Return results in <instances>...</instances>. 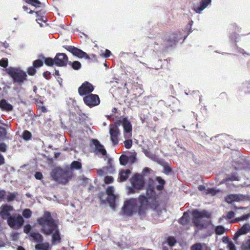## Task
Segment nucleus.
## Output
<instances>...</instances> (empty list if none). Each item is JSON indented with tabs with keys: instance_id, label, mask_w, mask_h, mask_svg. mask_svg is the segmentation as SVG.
<instances>
[{
	"instance_id": "nucleus-1",
	"label": "nucleus",
	"mask_w": 250,
	"mask_h": 250,
	"mask_svg": "<svg viewBox=\"0 0 250 250\" xmlns=\"http://www.w3.org/2000/svg\"><path fill=\"white\" fill-rule=\"evenodd\" d=\"M156 181L159 185H156L155 182L150 179L148 186L146 189V194L147 197L144 195H140L139 198H131L125 202L124 206L122 208L123 211L125 215L131 216L133 214L137 212L139 215H143L145 213L146 206L148 205L149 200L153 202L156 199V193L155 188L159 191L164 189L165 181L161 177H156Z\"/></svg>"
},
{
	"instance_id": "nucleus-2",
	"label": "nucleus",
	"mask_w": 250,
	"mask_h": 250,
	"mask_svg": "<svg viewBox=\"0 0 250 250\" xmlns=\"http://www.w3.org/2000/svg\"><path fill=\"white\" fill-rule=\"evenodd\" d=\"M38 223L41 226V231L43 234L52 236V244L60 242L61 238L59 227L50 212L45 211L43 216L38 219Z\"/></svg>"
},
{
	"instance_id": "nucleus-3",
	"label": "nucleus",
	"mask_w": 250,
	"mask_h": 250,
	"mask_svg": "<svg viewBox=\"0 0 250 250\" xmlns=\"http://www.w3.org/2000/svg\"><path fill=\"white\" fill-rule=\"evenodd\" d=\"M72 172L68 169H62L60 167H55L52 169L50 176L52 179L59 184L65 185L71 178Z\"/></svg>"
},
{
	"instance_id": "nucleus-4",
	"label": "nucleus",
	"mask_w": 250,
	"mask_h": 250,
	"mask_svg": "<svg viewBox=\"0 0 250 250\" xmlns=\"http://www.w3.org/2000/svg\"><path fill=\"white\" fill-rule=\"evenodd\" d=\"M6 72L12 78L14 83L21 85L27 79L26 72L20 68L10 67L6 69Z\"/></svg>"
},
{
	"instance_id": "nucleus-5",
	"label": "nucleus",
	"mask_w": 250,
	"mask_h": 250,
	"mask_svg": "<svg viewBox=\"0 0 250 250\" xmlns=\"http://www.w3.org/2000/svg\"><path fill=\"white\" fill-rule=\"evenodd\" d=\"M193 216L192 222L194 226L199 229H203L205 224L201 221L202 218H209L210 213L205 210L199 211L197 209H194L192 211Z\"/></svg>"
},
{
	"instance_id": "nucleus-6",
	"label": "nucleus",
	"mask_w": 250,
	"mask_h": 250,
	"mask_svg": "<svg viewBox=\"0 0 250 250\" xmlns=\"http://www.w3.org/2000/svg\"><path fill=\"white\" fill-rule=\"evenodd\" d=\"M115 123L119 126L121 125L124 128V137L125 138H131L132 135V126L127 118L121 116L118 118Z\"/></svg>"
},
{
	"instance_id": "nucleus-7",
	"label": "nucleus",
	"mask_w": 250,
	"mask_h": 250,
	"mask_svg": "<svg viewBox=\"0 0 250 250\" xmlns=\"http://www.w3.org/2000/svg\"><path fill=\"white\" fill-rule=\"evenodd\" d=\"M131 184L133 187H129L128 193L133 194L135 192V190L142 189L144 186V182L143 177L139 174H135L131 179Z\"/></svg>"
},
{
	"instance_id": "nucleus-8",
	"label": "nucleus",
	"mask_w": 250,
	"mask_h": 250,
	"mask_svg": "<svg viewBox=\"0 0 250 250\" xmlns=\"http://www.w3.org/2000/svg\"><path fill=\"white\" fill-rule=\"evenodd\" d=\"M109 134L110 140L113 145H116L119 143V137L120 135V131L118 126L115 123L113 125H109Z\"/></svg>"
},
{
	"instance_id": "nucleus-9",
	"label": "nucleus",
	"mask_w": 250,
	"mask_h": 250,
	"mask_svg": "<svg viewBox=\"0 0 250 250\" xmlns=\"http://www.w3.org/2000/svg\"><path fill=\"white\" fill-rule=\"evenodd\" d=\"M63 47L67 51L71 52L73 55L79 58H84L86 60L90 59V57L87 53L77 47L71 45H64Z\"/></svg>"
},
{
	"instance_id": "nucleus-10",
	"label": "nucleus",
	"mask_w": 250,
	"mask_h": 250,
	"mask_svg": "<svg viewBox=\"0 0 250 250\" xmlns=\"http://www.w3.org/2000/svg\"><path fill=\"white\" fill-rule=\"evenodd\" d=\"M84 103L90 107L98 105L100 103L99 96L96 94H90L83 98Z\"/></svg>"
},
{
	"instance_id": "nucleus-11",
	"label": "nucleus",
	"mask_w": 250,
	"mask_h": 250,
	"mask_svg": "<svg viewBox=\"0 0 250 250\" xmlns=\"http://www.w3.org/2000/svg\"><path fill=\"white\" fill-rule=\"evenodd\" d=\"M7 220L9 226L13 229L21 227L24 223L23 218L20 215L17 217L11 216Z\"/></svg>"
},
{
	"instance_id": "nucleus-12",
	"label": "nucleus",
	"mask_w": 250,
	"mask_h": 250,
	"mask_svg": "<svg viewBox=\"0 0 250 250\" xmlns=\"http://www.w3.org/2000/svg\"><path fill=\"white\" fill-rule=\"evenodd\" d=\"M55 64L59 66H65L69 62L67 56L64 53H58L55 57Z\"/></svg>"
},
{
	"instance_id": "nucleus-13",
	"label": "nucleus",
	"mask_w": 250,
	"mask_h": 250,
	"mask_svg": "<svg viewBox=\"0 0 250 250\" xmlns=\"http://www.w3.org/2000/svg\"><path fill=\"white\" fill-rule=\"evenodd\" d=\"M94 90L93 85L88 82H85L78 88L79 94L81 96L91 93Z\"/></svg>"
},
{
	"instance_id": "nucleus-14",
	"label": "nucleus",
	"mask_w": 250,
	"mask_h": 250,
	"mask_svg": "<svg viewBox=\"0 0 250 250\" xmlns=\"http://www.w3.org/2000/svg\"><path fill=\"white\" fill-rule=\"evenodd\" d=\"M182 38V33L180 31H178L176 34L174 33L167 35L165 39L168 43L166 47L167 48L169 46H172L173 45L175 44L176 42Z\"/></svg>"
},
{
	"instance_id": "nucleus-15",
	"label": "nucleus",
	"mask_w": 250,
	"mask_h": 250,
	"mask_svg": "<svg viewBox=\"0 0 250 250\" xmlns=\"http://www.w3.org/2000/svg\"><path fill=\"white\" fill-rule=\"evenodd\" d=\"M246 196L241 194H230L227 196L226 201L229 204H231L233 202H242L246 200Z\"/></svg>"
},
{
	"instance_id": "nucleus-16",
	"label": "nucleus",
	"mask_w": 250,
	"mask_h": 250,
	"mask_svg": "<svg viewBox=\"0 0 250 250\" xmlns=\"http://www.w3.org/2000/svg\"><path fill=\"white\" fill-rule=\"evenodd\" d=\"M0 209V216L2 219L7 220V218L11 216L10 212L13 210L12 206L5 204L1 206Z\"/></svg>"
},
{
	"instance_id": "nucleus-17",
	"label": "nucleus",
	"mask_w": 250,
	"mask_h": 250,
	"mask_svg": "<svg viewBox=\"0 0 250 250\" xmlns=\"http://www.w3.org/2000/svg\"><path fill=\"white\" fill-rule=\"evenodd\" d=\"M211 0H201L198 5H194L193 9L198 14L202 13V12L211 4Z\"/></svg>"
},
{
	"instance_id": "nucleus-18",
	"label": "nucleus",
	"mask_w": 250,
	"mask_h": 250,
	"mask_svg": "<svg viewBox=\"0 0 250 250\" xmlns=\"http://www.w3.org/2000/svg\"><path fill=\"white\" fill-rule=\"evenodd\" d=\"M250 231V225L249 224H246L244 225L241 229L238 230V231L235 233L233 240L237 241L238 238L241 235L245 234Z\"/></svg>"
},
{
	"instance_id": "nucleus-19",
	"label": "nucleus",
	"mask_w": 250,
	"mask_h": 250,
	"mask_svg": "<svg viewBox=\"0 0 250 250\" xmlns=\"http://www.w3.org/2000/svg\"><path fill=\"white\" fill-rule=\"evenodd\" d=\"M92 143L95 146L97 153H99L103 156L106 154V151L104 148V146H103L98 140L92 139Z\"/></svg>"
},
{
	"instance_id": "nucleus-20",
	"label": "nucleus",
	"mask_w": 250,
	"mask_h": 250,
	"mask_svg": "<svg viewBox=\"0 0 250 250\" xmlns=\"http://www.w3.org/2000/svg\"><path fill=\"white\" fill-rule=\"evenodd\" d=\"M0 108L2 110L6 111H10L13 108V105L8 103L6 100L2 99L0 101Z\"/></svg>"
},
{
	"instance_id": "nucleus-21",
	"label": "nucleus",
	"mask_w": 250,
	"mask_h": 250,
	"mask_svg": "<svg viewBox=\"0 0 250 250\" xmlns=\"http://www.w3.org/2000/svg\"><path fill=\"white\" fill-rule=\"evenodd\" d=\"M30 236L31 237L35 242L39 243L42 242L43 240V236L38 232L32 231L30 233Z\"/></svg>"
},
{
	"instance_id": "nucleus-22",
	"label": "nucleus",
	"mask_w": 250,
	"mask_h": 250,
	"mask_svg": "<svg viewBox=\"0 0 250 250\" xmlns=\"http://www.w3.org/2000/svg\"><path fill=\"white\" fill-rule=\"evenodd\" d=\"M131 173L129 169H125L122 170L119 173V178L120 182H124L127 180L129 175Z\"/></svg>"
},
{
	"instance_id": "nucleus-23",
	"label": "nucleus",
	"mask_w": 250,
	"mask_h": 250,
	"mask_svg": "<svg viewBox=\"0 0 250 250\" xmlns=\"http://www.w3.org/2000/svg\"><path fill=\"white\" fill-rule=\"evenodd\" d=\"M146 154L147 156L149 157L151 160L157 163L159 165L162 166H165V165H166V163L165 162V160L159 157L158 156L153 154H151V155L149 156L147 155L146 153Z\"/></svg>"
},
{
	"instance_id": "nucleus-24",
	"label": "nucleus",
	"mask_w": 250,
	"mask_h": 250,
	"mask_svg": "<svg viewBox=\"0 0 250 250\" xmlns=\"http://www.w3.org/2000/svg\"><path fill=\"white\" fill-rule=\"evenodd\" d=\"M39 58L40 59H42L44 60L45 64L49 66H52L54 64H55V58H54L53 59L51 58H45L42 55H41L39 56Z\"/></svg>"
},
{
	"instance_id": "nucleus-25",
	"label": "nucleus",
	"mask_w": 250,
	"mask_h": 250,
	"mask_svg": "<svg viewBox=\"0 0 250 250\" xmlns=\"http://www.w3.org/2000/svg\"><path fill=\"white\" fill-rule=\"evenodd\" d=\"M36 250H49V244L48 242L39 243L35 246Z\"/></svg>"
},
{
	"instance_id": "nucleus-26",
	"label": "nucleus",
	"mask_w": 250,
	"mask_h": 250,
	"mask_svg": "<svg viewBox=\"0 0 250 250\" xmlns=\"http://www.w3.org/2000/svg\"><path fill=\"white\" fill-rule=\"evenodd\" d=\"M116 195L115 194L108 195L107 201L109 204L110 206L112 208H115V203L116 200Z\"/></svg>"
},
{
	"instance_id": "nucleus-27",
	"label": "nucleus",
	"mask_w": 250,
	"mask_h": 250,
	"mask_svg": "<svg viewBox=\"0 0 250 250\" xmlns=\"http://www.w3.org/2000/svg\"><path fill=\"white\" fill-rule=\"evenodd\" d=\"M189 214L188 212H185L182 217L180 219L179 222L183 225L187 224L189 221Z\"/></svg>"
},
{
	"instance_id": "nucleus-28",
	"label": "nucleus",
	"mask_w": 250,
	"mask_h": 250,
	"mask_svg": "<svg viewBox=\"0 0 250 250\" xmlns=\"http://www.w3.org/2000/svg\"><path fill=\"white\" fill-rule=\"evenodd\" d=\"M82 168V164L81 162L77 161H73L70 165L71 169H80Z\"/></svg>"
},
{
	"instance_id": "nucleus-29",
	"label": "nucleus",
	"mask_w": 250,
	"mask_h": 250,
	"mask_svg": "<svg viewBox=\"0 0 250 250\" xmlns=\"http://www.w3.org/2000/svg\"><path fill=\"white\" fill-rule=\"evenodd\" d=\"M232 166L234 167L236 170H239L244 167V166L242 163V159L233 162Z\"/></svg>"
},
{
	"instance_id": "nucleus-30",
	"label": "nucleus",
	"mask_w": 250,
	"mask_h": 250,
	"mask_svg": "<svg viewBox=\"0 0 250 250\" xmlns=\"http://www.w3.org/2000/svg\"><path fill=\"white\" fill-rule=\"evenodd\" d=\"M68 64L71 65L75 70H79L81 68V63L79 61L69 62Z\"/></svg>"
},
{
	"instance_id": "nucleus-31",
	"label": "nucleus",
	"mask_w": 250,
	"mask_h": 250,
	"mask_svg": "<svg viewBox=\"0 0 250 250\" xmlns=\"http://www.w3.org/2000/svg\"><path fill=\"white\" fill-rule=\"evenodd\" d=\"M176 242V240L174 237L169 236L167 237V241L165 243H167V245L171 247L173 246L175 244Z\"/></svg>"
},
{
	"instance_id": "nucleus-32",
	"label": "nucleus",
	"mask_w": 250,
	"mask_h": 250,
	"mask_svg": "<svg viewBox=\"0 0 250 250\" xmlns=\"http://www.w3.org/2000/svg\"><path fill=\"white\" fill-rule=\"evenodd\" d=\"M120 163L121 165H126L128 161V158L125 155H122L119 158Z\"/></svg>"
},
{
	"instance_id": "nucleus-33",
	"label": "nucleus",
	"mask_w": 250,
	"mask_h": 250,
	"mask_svg": "<svg viewBox=\"0 0 250 250\" xmlns=\"http://www.w3.org/2000/svg\"><path fill=\"white\" fill-rule=\"evenodd\" d=\"M240 178L238 176L237 173H233L231 175H229L227 178V181H239Z\"/></svg>"
},
{
	"instance_id": "nucleus-34",
	"label": "nucleus",
	"mask_w": 250,
	"mask_h": 250,
	"mask_svg": "<svg viewBox=\"0 0 250 250\" xmlns=\"http://www.w3.org/2000/svg\"><path fill=\"white\" fill-rule=\"evenodd\" d=\"M104 169H105L106 170V173H113L114 171V167L111 165V163H110V161L108 160V166L104 167Z\"/></svg>"
},
{
	"instance_id": "nucleus-35",
	"label": "nucleus",
	"mask_w": 250,
	"mask_h": 250,
	"mask_svg": "<svg viewBox=\"0 0 250 250\" xmlns=\"http://www.w3.org/2000/svg\"><path fill=\"white\" fill-rule=\"evenodd\" d=\"M17 195L18 193L17 192H9L8 194L6 196L7 201L11 202L13 201Z\"/></svg>"
},
{
	"instance_id": "nucleus-36",
	"label": "nucleus",
	"mask_w": 250,
	"mask_h": 250,
	"mask_svg": "<svg viewBox=\"0 0 250 250\" xmlns=\"http://www.w3.org/2000/svg\"><path fill=\"white\" fill-rule=\"evenodd\" d=\"M31 133L27 130H24L22 133V138L24 140L28 141L31 138Z\"/></svg>"
},
{
	"instance_id": "nucleus-37",
	"label": "nucleus",
	"mask_w": 250,
	"mask_h": 250,
	"mask_svg": "<svg viewBox=\"0 0 250 250\" xmlns=\"http://www.w3.org/2000/svg\"><path fill=\"white\" fill-rule=\"evenodd\" d=\"M215 232L216 234L221 235L225 232V229L222 226H218L215 228Z\"/></svg>"
},
{
	"instance_id": "nucleus-38",
	"label": "nucleus",
	"mask_w": 250,
	"mask_h": 250,
	"mask_svg": "<svg viewBox=\"0 0 250 250\" xmlns=\"http://www.w3.org/2000/svg\"><path fill=\"white\" fill-rule=\"evenodd\" d=\"M125 140L124 141L125 146L127 149H129L132 146V141L131 138H125Z\"/></svg>"
},
{
	"instance_id": "nucleus-39",
	"label": "nucleus",
	"mask_w": 250,
	"mask_h": 250,
	"mask_svg": "<svg viewBox=\"0 0 250 250\" xmlns=\"http://www.w3.org/2000/svg\"><path fill=\"white\" fill-rule=\"evenodd\" d=\"M32 215V211L30 209L26 208L23 210L22 215L25 218H29L31 217Z\"/></svg>"
},
{
	"instance_id": "nucleus-40",
	"label": "nucleus",
	"mask_w": 250,
	"mask_h": 250,
	"mask_svg": "<svg viewBox=\"0 0 250 250\" xmlns=\"http://www.w3.org/2000/svg\"><path fill=\"white\" fill-rule=\"evenodd\" d=\"M243 250H250V239H248L242 246Z\"/></svg>"
},
{
	"instance_id": "nucleus-41",
	"label": "nucleus",
	"mask_w": 250,
	"mask_h": 250,
	"mask_svg": "<svg viewBox=\"0 0 250 250\" xmlns=\"http://www.w3.org/2000/svg\"><path fill=\"white\" fill-rule=\"evenodd\" d=\"M33 65L35 68L41 67L43 65V62L40 59L36 60L33 62Z\"/></svg>"
},
{
	"instance_id": "nucleus-42",
	"label": "nucleus",
	"mask_w": 250,
	"mask_h": 250,
	"mask_svg": "<svg viewBox=\"0 0 250 250\" xmlns=\"http://www.w3.org/2000/svg\"><path fill=\"white\" fill-rule=\"evenodd\" d=\"M191 250H203V245L200 243H196L191 246Z\"/></svg>"
},
{
	"instance_id": "nucleus-43",
	"label": "nucleus",
	"mask_w": 250,
	"mask_h": 250,
	"mask_svg": "<svg viewBox=\"0 0 250 250\" xmlns=\"http://www.w3.org/2000/svg\"><path fill=\"white\" fill-rule=\"evenodd\" d=\"M219 190H216L214 188H208L206 190V194H210L211 195H215Z\"/></svg>"
},
{
	"instance_id": "nucleus-44",
	"label": "nucleus",
	"mask_w": 250,
	"mask_h": 250,
	"mask_svg": "<svg viewBox=\"0 0 250 250\" xmlns=\"http://www.w3.org/2000/svg\"><path fill=\"white\" fill-rule=\"evenodd\" d=\"M8 60L6 58H3L0 61V65L3 67L6 68L8 65Z\"/></svg>"
},
{
	"instance_id": "nucleus-45",
	"label": "nucleus",
	"mask_w": 250,
	"mask_h": 250,
	"mask_svg": "<svg viewBox=\"0 0 250 250\" xmlns=\"http://www.w3.org/2000/svg\"><path fill=\"white\" fill-rule=\"evenodd\" d=\"M36 21L39 24H40L41 27H42L43 24L40 22V21L43 22H46L47 21L46 18L43 16H41V17L37 18Z\"/></svg>"
},
{
	"instance_id": "nucleus-46",
	"label": "nucleus",
	"mask_w": 250,
	"mask_h": 250,
	"mask_svg": "<svg viewBox=\"0 0 250 250\" xmlns=\"http://www.w3.org/2000/svg\"><path fill=\"white\" fill-rule=\"evenodd\" d=\"M106 193L108 195L114 194L113 187H112V186L108 187L106 189Z\"/></svg>"
},
{
	"instance_id": "nucleus-47",
	"label": "nucleus",
	"mask_w": 250,
	"mask_h": 250,
	"mask_svg": "<svg viewBox=\"0 0 250 250\" xmlns=\"http://www.w3.org/2000/svg\"><path fill=\"white\" fill-rule=\"evenodd\" d=\"M104 181L105 184H108L112 183L113 178L111 176H106L104 177Z\"/></svg>"
},
{
	"instance_id": "nucleus-48",
	"label": "nucleus",
	"mask_w": 250,
	"mask_h": 250,
	"mask_svg": "<svg viewBox=\"0 0 250 250\" xmlns=\"http://www.w3.org/2000/svg\"><path fill=\"white\" fill-rule=\"evenodd\" d=\"M35 67H29L28 69V74L29 75L33 76L36 73V70L35 68Z\"/></svg>"
},
{
	"instance_id": "nucleus-49",
	"label": "nucleus",
	"mask_w": 250,
	"mask_h": 250,
	"mask_svg": "<svg viewBox=\"0 0 250 250\" xmlns=\"http://www.w3.org/2000/svg\"><path fill=\"white\" fill-rule=\"evenodd\" d=\"M250 217V213H248L247 214L241 216L240 218H238V220H237L236 222L239 221V220H241V221L247 220Z\"/></svg>"
},
{
	"instance_id": "nucleus-50",
	"label": "nucleus",
	"mask_w": 250,
	"mask_h": 250,
	"mask_svg": "<svg viewBox=\"0 0 250 250\" xmlns=\"http://www.w3.org/2000/svg\"><path fill=\"white\" fill-rule=\"evenodd\" d=\"M235 215L234 212L233 211H230L227 213L226 217L228 219H231L234 217Z\"/></svg>"
},
{
	"instance_id": "nucleus-51",
	"label": "nucleus",
	"mask_w": 250,
	"mask_h": 250,
	"mask_svg": "<svg viewBox=\"0 0 250 250\" xmlns=\"http://www.w3.org/2000/svg\"><path fill=\"white\" fill-rule=\"evenodd\" d=\"M32 229V227L30 225H26L24 227V232L25 233H28Z\"/></svg>"
},
{
	"instance_id": "nucleus-52",
	"label": "nucleus",
	"mask_w": 250,
	"mask_h": 250,
	"mask_svg": "<svg viewBox=\"0 0 250 250\" xmlns=\"http://www.w3.org/2000/svg\"><path fill=\"white\" fill-rule=\"evenodd\" d=\"M7 146L3 143H0V151L1 152L6 151Z\"/></svg>"
},
{
	"instance_id": "nucleus-53",
	"label": "nucleus",
	"mask_w": 250,
	"mask_h": 250,
	"mask_svg": "<svg viewBox=\"0 0 250 250\" xmlns=\"http://www.w3.org/2000/svg\"><path fill=\"white\" fill-rule=\"evenodd\" d=\"M227 246L229 250H236V247L232 241L229 243Z\"/></svg>"
},
{
	"instance_id": "nucleus-54",
	"label": "nucleus",
	"mask_w": 250,
	"mask_h": 250,
	"mask_svg": "<svg viewBox=\"0 0 250 250\" xmlns=\"http://www.w3.org/2000/svg\"><path fill=\"white\" fill-rule=\"evenodd\" d=\"M35 178L38 180H41L42 177V174L41 172H36L35 174Z\"/></svg>"
},
{
	"instance_id": "nucleus-55",
	"label": "nucleus",
	"mask_w": 250,
	"mask_h": 250,
	"mask_svg": "<svg viewBox=\"0 0 250 250\" xmlns=\"http://www.w3.org/2000/svg\"><path fill=\"white\" fill-rule=\"evenodd\" d=\"M5 238V236L3 235L2 236H0V247H4L6 246V244L3 241V239Z\"/></svg>"
},
{
	"instance_id": "nucleus-56",
	"label": "nucleus",
	"mask_w": 250,
	"mask_h": 250,
	"mask_svg": "<svg viewBox=\"0 0 250 250\" xmlns=\"http://www.w3.org/2000/svg\"><path fill=\"white\" fill-rule=\"evenodd\" d=\"M6 196V191L4 190H0V200L4 199Z\"/></svg>"
},
{
	"instance_id": "nucleus-57",
	"label": "nucleus",
	"mask_w": 250,
	"mask_h": 250,
	"mask_svg": "<svg viewBox=\"0 0 250 250\" xmlns=\"http://www.w3.org/2000/svg\"><path fill=\"white\" fill-rule=\"evenodd\" d=\"M11 237L13 241H16L18 239L19 235L17 233H13L11 234Z\"/></svg>"
},
{
	"instance_id": "nucleus-58",
	"label": "nucleus",
	"mask_w": 250,
	"mask_h": 250,
	"mask_svg": "<svg viewBox=\"0 0 250 250\" xmlns=\"http://www.w3.org/2000/svg\"><path fill=\"white\" fill-rule=\"evenodd\" d=\"M41 2L38 0H34L32 5L35 6L36 7H39Z\"/></svg>"
},
{
	"instance_id": "nucleus-59",
	"label": "nucleus",
	"mask_w": 250,
	"mask_h": 250,
	"mask_svg": "<svg viewBox=\"0 0 250 250\" xmlns=\"http://www.w3.org/2000/svg\"><path fill=\"white\" fill-rule=\"evenodd\" d=\"M105 172H106V170H105V169H104V167H103L102 169H99L98 170V174L99 175L103 176L104 174H106Z\"/></svg>"
},
{
	"instance_id": "nucleus-60",
	"label": "nucleus",
	"mask_w": 250,
	"mask_h": 250,
	"mask_svg": "<svg viewBox=\"0 0 250 250\" xmlns=\"http://www.w3.org/2000/svg\"><path fill=\"white\" fill-rule=\"evenodd\" d=\"M222 241L226 244H229V243H230L231 241H229V239L228 236H224L222 238Z\"/></svg>"
},
{
	"instance_id": "nucleus-61",
	"label": "nucleus",
	"mask_w": 250,
	"mask_h": 250,
	"mask_svg": "<svg viewBox=\"0 0 250 250\" xmlns=\"http://www.w3.org/2000/svg\"><path fill=\"white\" fill-rule=\"evenodd\" d=\"M170 247H169L168 245H167V243H163L162 245V250H169Z\"/></svg>"
},
{
	"instance_id": "nucleus-62",
	"label": "nucleus",
	"mask_w": 250,
	"mask_h": 250,
	"mask_svg": "<svg viewBox=\"0 0 250 250\" xmlns=\"http://www.w3.org/2000/svg\"><path fill=\"white\" fill-rule=\"evenodd\" d=\"M164 167V170H165V172L166 173V174H168L170 172H171V169L170 168V167H166V165Z\"/></svg>"
},
{
	"instance_id": "nucleus-63",
	"label": "nucleus",
	"mask_w": 250,
	"mask_h": 250,
	"mask_svg": "<svg viewBox=\"0 0 250 250\" xmlns=\"http://www.w3.org/2000/svg\"><path fill=\"white\" fill-rule=\"evenodd\" d=\"M50 73L49 72H48V71H46V72H43V77L47 80H48L49 79L50 77Z\"/></svg>"
},
{
	"instance_id": "nucleus-64",
	"label": "nucleus",
	"mask_w": 250,
	"mask_h": 250,
	"mask_svg": "<svg viewBox=\"0 0 250 250\" xmlns=\"http://www.w3.org/2000/svg\"><path fill=\"white\" fill-rule=\"evenodd\" d=\"M36 14V17L37 18L41 17V16H42V14H44V11L42 10L37 11L35 12Z\"/></svg>"
}]
</instances>
